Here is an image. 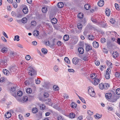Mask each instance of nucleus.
Listing matches in <instances>:
<instances>
[{"mask_svg": "<svg viewBox=\"0 0 120 120\" xmlns=\"http://www.w3.org/2000/svg\"><path fill=\"white\" fill-rule=\"evenodd\" d=\"M28 73L29 75L31 76H34L37 75V72L32 67L29 66L28 68Z\"/></svg>", "mask_w": 120, "mask_h": 120, "instance_id": "f257e3e1", "label": "nucleus"}, {"mask_svg": "<svg viewBox=\"0 0 120 120\" xmlns=\"http://www.w3.org/2000/svg\"><path fill=\"white\" fill-rule=\"evenodd\" d=\"M88 93L90 96L93 97L95 95V91L92 87H89L88 89Z\"/></svg>", "mask_w": 120, "mask_h": 120, "instance_id": "f03ea898", "label": "nucleus"}, {"mask_svg": "<svg viewBox=\"0 0 120 120\" xmlns=\"http://www.w3.org/2000/svg\"><path fill=\"white\" fill-rule=\"evenodd\" d=\"M101 79L100 77H97V78H95L93 80H92V83L95 85H98Z\"/></svg>", "mask_w": 120, "mask_h": 120, "instance_id": "7ed1b4c3", "label": "nucleus"}, {"mask_svg": "<svg viewBox=\"0 0 120 120\" xmlns=\"http://www.w3.org/2000/svg\"><path fill=\"white\" fill-rule=\"evenodd\" d=\"M7 59L5 58L4 59V60H1V64L2 67H6L7 65Z\"/></svg>", "mask_w": 120, "mask_h": 120, "instance_id": "20e7f679", "label": "nucleus"}, {"mask_svg": "<svg viewBox=\"0 0 120 120\" xmlns=\"http://www.w3.org/2000/svg\"><path fill=\"white\" fill-rule=\"evenodd\" d=\"M8 48L6 46H5L4 45L1 49V52L3 53H6L8 51Z\"/></svg>", "mask_w": 120, "mask_h": 120, "instance_id": "39448f33", "label": "nucleus"}, {"mask_svg": "<svg viewBox=\"0 0 120 120\" xmlns=\"http://www.w3.org/2000/svg\"><path fill=\"white\" fill-rule=\"evenodd\" d=\"M72 61L74 64H78L79 62V59L77 57H75L73 59Z\"/></svg>", "mask_w": 120, "mask_h": 120, "instance_id": "423d86ee", "label": "nucleus"}, {"mask_svg": "<svg viewBox=\"0 0 120 120\" xmlns=\"http://www.w3.org/2000/svg\"><path fill=\"white\" fill-rule=\"evenodd\" d=\"M16 89V88L14 87H11L10 89V92L12 94L13 93H14V94H12V95L14 96L16 95V93L15 92Z\"/></svg>", "mask_w": 120, "mask_h": 120, "instance_id": "0eeeda50", "label": "nucleus"}, {"mask_svg": "<svg viewBox=\"0 0 120 120\" xmlns=\"http://www.w3.org/2000/svg\"><path fill=\"white\" fill-rule=\"evenodd\" d=\"M104 1L103 0H100L98 3V5L100 7L103 6L104 4Z\"/></svg>", "mask_w": 120, "mask_h": 120, "instance_id": "6e6552de", "label": "nucleus"}, {"mask_svg": "<svg viewBox=\"0 0 120 120\" xmlns=\"http://www.w3.org/2000/svg\"><path fill=\"white\" fill-rule=\"evenodd\" d=\"M98 25H100L101 26L103 27H105L106 26V23L104 22V21H103V22H99Z\"/></svg>", "mask_w": 120, "mask_h": 120, "instance_id": "1a4fd4ad", "label": "nucleus"}, {"mask_svg": "<svg viewBox=\"0 0 120 120\" xmlns=\"http://www.w3.org/2000/svg\"><path fill=\"white\" fill-rule=\"evenodd\" d=\"M93 47L95 48H98L99 46L98 43L96 41H94L93 43Z\"/></svg>", "mask_w": 120, "mask_h": 120, "instance_id": "9d476101", "label": "nucleus"}, {"mask_svg": "<svg viewBox=\"0 0 120 120\" xmlns=\"http://www.w3.org/2000/svg\"><path fill=\"white\" fill-rule=\"evenodd\" d=\"M105 13L107 16H109L111 13V11L110 9L107 8L105 9Z\"/></svg>", "mask_w": 120, "mask_h": 120, "instance_id": "9b49d317", "label": "nucleus"}, {"mask_svg": "<svg viewBox=\"0 0 120 120\" xmlns=\"http://www.w3.org/2000/svg\"><path fill=\"white\" fill-rule=\"evenodd\" d=\"M78 51L81 54H82L84 52V50L83 48L80 47L78 49Z\"/></svg>", "mask_w": 120, "mask_h": 120, "instance_id": "f8f14e48", "label": "nucleus"}, {"mask_svg": "<svg viewBox=\"0 0 120 120\" xmlns=\"http://www.w3.org/2000/svg\"><path fill=\"white\" fill-rule=\"evenodd\" d=\"M112 96L111 94L110 93H107L106 94L105 96L106 99H109L111 98Z\"/></svg>", "mask_w": 120, "mask_h": 120, "instance_id": "ddd939ff", "label": "nucleus"}, {"mask_svg": "<svg viewBox=\"0 0 120 120\" xmlns=\"http://www.w3.org/2000/svg\"><path fill=\"white\" fill-rule=\"evenodd\" d=\"M112 55L114 58H116L119 55V54L117 52H113Z\"/></svg>", "mask_w": 120, "mask_h": 120, "instance_id": "4468645a", "label": "nucleus"}, {"mask_svg": "<svg viewBox=\"0 0 120 120\" xmlns=\"http://www.w3.org/2000/svg\"><path fill=\"white\" fill-rule=\"evenodd\" d=\"M97 77L96 74H92L90 76L91 78L93 79L92 80H93L95 78H97Z\"/></svg>", "mask_w": 120, "mask_h": 120, "instance_id": "2eb2a0df", "label": "nucleus"}, {"mask_svg": "<svg viewBox=\"0 0 120 120\" xmlns=\"http://www.w3.org/2000/svg\"><path fill=\"white\" fill-rule=\"evenodd\" d=\"M57 22V19L55 18H53L51 20V23L53 24H56Z\"/></svg>", "mask_w": 120, "mask_h": 120, "instance_id": "dca6fc26", "label": "nucleus"}, {"mask_svg": "<svg viewBox=\"0 0 120 120\" xmlns=\"http://www.w3.org/2000/svg\"><path fill=\"white\" fill-rule=\"evenodd\" d=\"M5 116L7 118H9L11 116V114L10 112H8L5 114Z\"/></svg>", "mask_w": 120, "mask_h": 120, "instance_id": "f3484780", "label": "nucleus"}, {"mask_svg": "<svg viewBox=\"0 0 120 120\" xmlns=\"http://www.w3.org/2000/svg\"><path fill=\"white\" fill-rule=\"evenodd\" d=\"M39 34V32L37 30H35L33 32V35L35 36H38Z\"/></svg>", "mask_w": 120, "mask_h": 120, "instance_id": "a211bd4d", "label": "nucleus"}, {"mask_svg": "<svg viewBox=\"0 0 120 120\" xmlns=\"http://www.w3.org/2000/svg\"><path fill=\"white\" fill-rule=\"evenodd\" d=\"M92 49V47L90 45H87L86 47V50L87 51H89Z\"/></svg>", "mask_w": 120, "mask_h": 120, "instance_id": "6ab92c4d", "label": "nucleus"}, {"mask_svg": "<svg viewBox=\"0 0 120 120\" xmlns=\"http://www.w3.org/2000/svg\"><path fill=\"white\" fill-rule=\"evenodd\" d=\"M85 9L86 10H88L90 8V6L89 4H87L85 5L84 6Z\"/></svg>", "mask_w": 120, "mask_h": 120, "instance_id": "aec40b11", "label": "nucleus"}, {"mask_svg": "<svg viewBox=\"0 0 120 120\" xmlns=\"http://www.w3.org/2000/svg\"><path fill=\"white\" fill-rule=\"evenodd\" d=\"M46 103L48 104L49 105L51 106H53V103L52 102H51V100L50 99H48L47 100Z\"/></svg>", "mask_w": 120, "mask_h": 120, "instance_id": "412c9836", "label": "nucleus"}, {"mask_svg": "<svg viewBox=\"0 0 120 120\" xmlns=\"http://www.w3.org/2000/svg\"><path fill=\"white\" fill-rule=\"evenodd\" d=\"M23 11L24 14H27L28 11L27 7H26L24 8L23 9Z\"/></svg>", "mask_w": 120, "mask_h": 120, "instance_id": "4be33fe9", "label": "nucleus"}, {"mask_svg": "<svg viewBox=\"0 0 120 120\" xmlns=\"http://www.w3.org/2000/svg\"><path fill=\"white\" fill-rule=\"evenodd\" d=\"M3 72L5 75H8L9 74V72L6 69L3 70Z\"/></svg>", "mask_w": 120, "mask_h": 120, "instance_id": "5701e85b", "label": "nucleus"}, {"mask_svg": "<svg viewBox=\"0 0 120 120\" xmlns=\"http://www.w3.org/2000/svg\"><path fill=\"white\" fill-rule=\"evenodd\" d=\"M53 107L54 109L59 111L60 110V108L56 105H53Z\"/></svg>", "mask_w": 120, "mask_h": 120, "instance_id": "b1692460", "label": "nucleus"}, {"mask_svg": "<svg viewBox=\"0 0 120 120\" xmlns=\"http://www.w3.org/2000/svg\"><path fill=\"white\" fill-rule=\"evenodd\" d=\"M19 35H17L15 36L14 38V41L16 40L17 41H19Z\"/></svg>", "mask_w": 120, "mask_h": 120, "instance_id": "393cba45", "label": "nucleus"}, {"mask_svg": "<svg viewBox=\"0 0 120 120\" xmlns=\"http://www.w3.org/2000/svg\"><path fill=\"white\" fill-rule=\"evenodd\" d=\"M69 38V36L68 35H65L64 36L63 39L64 41H68Z\"/></svg>", "mask_w": 120, "mask_h": 120, "instance_id": "a878e982", "label": "nucleus"}, {"mask_svg": "<svg viewBox=\"0 0 120 120\" xmlns=\"http://www.w3.org/2000/svg\"><path fill=\"white\" fill-rule=\"evenodd\" d=\"M99 88L101 90L103 89L104 88V87H105L104 84L102 83H101L99 85Z\"/></svg>", "mask_w": 120, "mask_h": 120, "instance_id": "bb28decb", "label": "nucleus"}, {"mask_svg": "<svg viewBox=\"0 0 120 120\" xmlns=\"http://www.w3.org/2000/svg\"><path fill=\"white\" fill-rule=\"evenodd\" d=\"M64 6V4L63 2H59L58 4V7L60 8H61L63 7Z\"/></svg>", "mask_w": 120, "mask_h": 120, "instance_id": "cd10ccee", "label": "nucleus"}, {"mask_svg": "<svg viewBox=\"0 0 120 120\" xmlns=\"http://www.w3.org/2000/svg\"><path fill=\"white\" fill-rule=\"evenodd\" d=\"M78 18L81 19L83 17V14L82 13H80L78 15Z\"/></svg>", "mask_w": 120, "mask_h": 120, "instance_id": "c85d7f7f", "label": "nucleus"}, {"mask_svg": "<svg viewBox=\"0 0 120 120\" xmlns=\"http://www.w3.org/2000/svg\"><path fill=\"white\" fill-rule=\"evenodd\" d=\"M88 38L89 40H93L94 39V37L92 35H88Z\"/></svg>", "mask_w": 120, "mask_h": 120, "instance_id": "c756f323", "label": "nucleus"}, {"mask_svg": "<svg viewBox=\"0 0 120 120\" xmlns=\"http://www.w3.org/2000/svg\"><path fill=\"white\" fill-rule=\"evenodd\" d=\"M75 115L72 112L69 114V117L71 118H74L75 117Z\"/></svg>", "mask_w": 120, "mask_h": 120, "instance_id": "7c9ffc66", "label": "nucleus"}, {"mask_svg": "<svg viewBox=\"0 0 120 120\" xmlns=\"http://www.w3.org/2000/svg\"><path fill=\"white\" fill-rule=\"evenodd\" d=\"M64 60L68 64H70V62L69 58L67 57H65L64 58Z\"/></svg>", "mask_w": 120, "mask_h": 120, "instance_id": "2f4dec72", "label": "nucleus"}, {"mask_svg": "<svg viewBox=\"0 0 120 120\" xmlns=\"http://www.w3.org/2000/svg\"><path fill=\"white\" fill-rule=\"evenodd\" d=\"M32 91L31 89L30 88H27L26 90V92L28 94H30L31 93Z\"/></svg>", "mask_w": 120, "mask_h": 120, "instance_id": "473e14b6", "label": "nucleus"}, {"mask_svg": "<svg viewBox=\"0 0 120 120\" xmlns=\"http://www.w3.org/2000/svg\"><path fill=\"white\" fill-rule=\"evenodd\" d=\"M42 11L44 13L46 12L47 11V8L45 7H43L42 8Z\"/></svg>", "mask_w": 120, "mask_h": 120, "instance_id": "72a5a7b5", "label": "nucleus"}, {"mask_svg": "<svg viewBox=\"0 0 120 120\" xmlns=\"http://www.w3.org/2000/svg\"><path fill=\"white\" fill-rule=\"evenodd\" d=\"M27 19L26 18L24 17L22 19L21 21L22 23H25L27 22Z\"/></svg>", "mask_w": 120, "mask_h": 120, "instance_id": "f704fd0d", "label": "nucleus"}, {"mask_svg": "<svg viewBox=\"0 0 120 120\" xmlns=\"http://www.w3.org/2000/svg\"><path fill=\"white\" fill-rule=\"evenodd\" d=\"M77 27L79 29L81 30L82 29V25L80 23H78L77 24Z\"/></svg>", "mask_w": 120, "mask_h": 120, "instance_id": "c9c22d12", "label": "nucleus"}, {"mask_svg": "<svg viewBox=\"0 0 120 120\" xmlns=\"http://www.w3.org/2000/svg\"><path fill=\"white\" fill-rule=\"evenodd\" d=\"M38 111V110L36 108H34L33 109L32 112L33 113H37Z\"/></svg>", "mask_w": 120, "mask_h": 120, "instance_id": "e433bc0d", "label": "nucleus"}, {"mask_svg": "<svg viewBox=\"0 0 120 120\" xmlns=\"http://www.w3.org/2000/svg\"><path fill=\"white\" fill-rule=\"evenodd\" d=\"M10 55L11 56V57L12 58H14L15 55V54L12 51L10 52Z\"/></svg>", "mask_w": 120, "mask_h": 120, "instance_id": "4c0bfd02", "label": "nucleus"}, {"mask_svg": "<svg viewBox=\"0 0 120 120\" xmlns=\"http://www.w3.org/2000/svg\"><path fill=\"white\" fill-rule=\"evenodd\" d=\"M110 74L109 73H106L105 75V77L107 79H109L110 78Z\"/></svg>", "mask_w": 120, "mask_h": 120, "instance_id": "58836bf2", "label": "nucleus"}, {"mask_svg": "<svg viewBox=\"0 0 120 120\" xmlns=\"http://www.w3.org/2000/svg\"><path fill=\"white\" fill-rule=\"evenodd\" d=\"M115 6L116 9L117 10H118L120 9V7H119V6L118 5V4L116 3H115Z\"/></svg>", "mask_w": 120, "mask_h": 120, "instance_id": "ea45409f", "label": "nucleus"}, {"mask_svg": "<svg viewBox=\"0 0 120 120\" xmlns=\"http://www.w3.org/2000/svg\"><path fill=\"white\" fill-rule=\"evenodd\" d=\"M91 21L94 22L96 23V24H98L99 23V22L98 21H97L95 19H94L93 18H91Z\"/></svg>", "mask_w": 120, "mask_h": 120, "instance_id": "a19ab883", "label": "nucleus"}, {"mask_svg": "<svg viewBox=\"0 0 120 120\" xmlns=\"http://www.w3.org/2000/svg\"><path fill=\"white\" fill-rule=\"evenodd\" d=\"M41 51L42 53L44 54H46L47 52V50L45 48H42L41 49Z\"/></svg>", "mask_w": 120, "mask_h": 120, "instance_id": "79ce46f5", "label": "nucleus"}, {"mask_svg": "<svg viewBox=\"0 0 120 120\" xmlns=\"http://www.w3.org/2000/svg\"><path fill=\"white\" fill-rule=\"evenodd\" d=\"M23 94L22 92L21 91H19L17 92V95L19 96H22V95Z\"/></svg>", "mask_w": 120, "mask_h": 120, "instance_id": "37998d69", "label": "nucleus"}, {"mask_svg": "<svg viewBox=\"0 0 120 120\" xmlns=\"http://www.w3.org/2000/svg\"><path fill=\"white\" fill-rule=\"evenodd\" d=\"M16 67L15 66H13L10 68V70L11 72L14 71H15Z\"/></svg>", "mask_w": 120, "mask_h": 120, "instance_id": "c03bdc74", "label": "nucleus"}, {"mask_svg": "<svg viewBox=\"0 0 120 120\" xmlns=\"http://www.w3.org/2000/svg\"><path fill=\"white\" fill-rule=\"evenodd\" d=\"M95 117L96 119H98L101 118V116L100 115L98 114H96L95 116Z\"/></svg>", "mask_w": 120, "mask_h": 120, "instance_id": "a18cd8bd", "label": "nucleus"}, {"mask_svg": "<svg viewBox=\"0 0 120 120\" xmlns=\"http://www.w3.org/2000/svg\"><path fill=\"white\" fill-rule=\"evenodd\" d=\"M53 88L55 90H59V87L56 85H54L53 87Z\"/></svg>", "mask_w": 120, "mask_h": 120, "instance_id": "49530a36", "label": "nucleus"}, {"mask_svg": "<svg viewBox=\"0 0 120 120\" xmlns=\"http://www.w3.org/2000/svg\"><path fill=\"white\" fill-rule=\"evenodd\" d=\"M36 22L35 21L33 20L31 22V24L32 26H35L36 25Z\"/></svg>", "mask_w": 120, "mask_h": 120, "instance_id": "de8ad7c7", "label": "nucleus"}, {"mask_svg": "<svg viewBox=\"0 0 120 120\" xmlns=\"http://www.w3.org/2000/svg\"><path fill=\"white\" fill-rule=\"evenodd\" d=\"M116 93L118 95H120V89H117L116 90Z\"/></svg>", "mask_w": 120, "mask_h": 120, "instance_id": "09e8293b", "label": "nucleus"}, {"mask_svg": "<svg viewBox=\"0 0 120 120\" xmlns=\"http://www.w3.org/2000/svg\"><path fill=\"white\" fill-rule=\"evenodd\" d=\"M40 79L38 78H37V79L35 80V83L37 84H39L40 83Z\"/></svg>", "mask_w": 120, "mask_h": 120, "instance_id": "8fccbe9b", "label": "nucleus"}, {"mask_svg": "<svg viewBox=\"0 0 120 120\" xmlns=\"http://www.w3.org/2000/svg\"><path fill=\"white\" fill-rule=\"evenodd\" d=\"M40 107L41 109H44L45 107V106L44 104H41L40 105Z\"/></svg>", "mask_w": 120, "mask_h": 120, "instance_id": "3c124183", "label": "nucleus"}, {"mask_svg": "<svg viewBox=\"0 0 120 120\" xmlns=\"http://www.w3.org/2000/svg\"><path fill=\"white\" fill-rule=\"evenodd\" d=\"M106 63L108 66L111 67V66L112 65V63L110 62V61H106Z\"/></svg>", "mask_w": 120, "mask_h": 120, "instance_id": "603ef678", "label": "nucleus"}, {"mask_svg": "<svg viewBox=\"0 0 120 120\" xmlns=\"http://www.w3.org/2000/svg\"><path fill=\"white\" fill-rule=\"evenodd\" d=\"M13 5L15 8H16L18 7V4L16 2H14L12 4Z\"/></svg>", "mask_w": 120, "mask_h": 120, "instance_id": "864d4df0", "label": "nucleus"}, {"mask_svg": "<svg viewBox=\"0 0 120 120\" xmlns=\"http://www.w3.org/2000/svg\"><path fill=\"white\" fill-rule=\"evenodd\" d=\"M78 97L84 103H85V101L84 99L82 97H80L78 96Z\"/></svg>", "mask_w": 120, "mask_h": 120, "instance_id": "5fc2aeb1", "label": "nucleus"}, {"mask_svg": "<svg viewBox=\"0 0 120 120\" xmlns=\"http://www.w3.org/2000/svg\"><path fill=\"white\" fill-rule=\"evenodd\" d=\"M104 84V88L105 89L107 88L108 87H109V85L107 83H105Z\"/></svg>", "mask_w": 120, "mask_h": 120, "instance_id": "6e6d98bb", "label": "nucleus"}, {"mask_svg": "<svg viewBox=\"0 0 120 120\" xmlns=\"http://www.w3.org/2000/svg\"><path fill=\"white\" fill-rule=\"evenodd\" d=\"M58 67L57 66L55 65L54 67V69L56 71H57L58 70Z\"/></svg>", "mask_w": 120, "mask_h": 120, "instance_id": "4d7b16f0", "label": "nucleus"}, {"mask_svg": "<svg viewBox=\"0 0 120 120\" xmlns=\"http://www.w3.org/2000/svg\"><path fill=\"white\" fill-rule=\"evenodd\" d=\"M110 22L112 24H113L115 22V20L114 19H111L110 20Z\"/></svg>", "mask_w": 120, "mask_h": 120, "instance_id": "13d9d810", "label": "nucleus"}, {"mask_svg": "<svg viewBox=\"0 0 120 120\" xmlns=\"http://www.w3.org/2000/svg\"><path fill=\"white\" fill-rule=\"evenodd\" d=\"M23 100L24 101H26L28 100V97L27 96H24L23 97Z\"/></svg>", "mask_w": 120, "mask_h": 120, "instance_id": "bf43d9fd", "label": "nucleus"}, {"mask_svg": "<svg viewBox=\"0 0 120 120\" xmlns=\"http://www.w3.org/2000/svg\"><path fill=\"white\" fill-rule=\"evenodd\" d=\"M17 46L18 47H19V48H21L22 49L23 48V45L19 43L17 44Z\"/></svg>", "mask_w": 120, "mask_h": 120, "instance_id": "052dcab7", "label": "nucleus"}, {"mask_svg": "<svg viewBox=\"0 0 120 120\" xmlns=\"http://www.w3.org/2000/svg\"><path fill=\"white\" fill-rule=\"evenodd\" d=\"M30 56L29 55H26L25 57L26 60H29L30 59Z\"/></svg>", "mask_w": 120, "mask_h": 120, "instance_id": "680f3d73", "label": "nucleus"}, {"mask_svg": "<svg viewBox=\"0 0 120 120\" xmlns=\"http://www.w3.org/2000/svg\"><path fill=\"white\" fill-rule=\"evenodd\" d=\"M115 76L117 77H118L120 75V73L118 72H116L115 74Z\"/></svg>", "mask_w": 120, "mask_h": 120, "instance_id": "e2e57ef3", "label": "nucleus"}, {"mask_svg": "<svg viewBox=\"0 0 120 120\" xmlns=\"http://www.w3.org/2000/svg\"><path fill=\"white\" fill-rule=\"evenodd\" d=\"M63 97L67 99H68V95L67 94H63Z\"/></svg>", "mask_w": 120, "mask_h": 120, "instance_id": "0e129e2a", "label": "nucleus"}, {"mask_svg": "<svg viewBox=\"0 0 120 120\" xmlns=\"http://www.w3.org/2000/svg\"><path fill=\"white\" fill-rule=\"evenodd\" d=\"M11 15L12 16L14 17L16 15L15 12L14 11H12L11 12Z\"/></svg>", "mask_w": 120, "mask_h": 120, "instance_id": "69168bd1", "label": "nucleus"}, {"mask_svg": "<svg viewBox=\"0 0 120 120\" xmlns=\"http://www.w3.org/2000/svg\"><path fill=\"white\" fill-rule=\"evenodd\" d=\"M44 95L45 97L47 98L49 96V94L48 93L45 92L44 93Z\"/></svg>", "mask_w": 120, "mask_h": 120, "instance_id": "338daca9", "label": "nucleus"}, {"mask_svg": "<svg viewBox=\"0 0 120 120\" xmlns=\"http://www.w3.org/2000/svg\"><path fill=\"white\" fill-rule=\"evenodd\" d=\"M106 41V40L104 38H102L101 39V42L104 43Z\"/></svg>", "mask_w": 120, "mask_h": 120, "instance_id": "774afa93", "label": "nucleus"}]
</instances>
